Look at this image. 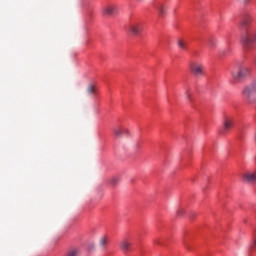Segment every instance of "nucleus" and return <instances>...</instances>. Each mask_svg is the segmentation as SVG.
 <instances>
[{
	"instance_id": "1",
	"label": "nucleus",
	"mask_w": 256,
	"mask_h": 256,
	"mask_svg": "<svg viewBox=\"0 0 256 256\" xmlns=\"http://www.w3.org/2000/svg\"><path fill=\"white\" fill-rule=\"evenodd\" d=\"M241 41L245 49H251V45L256 43V31L248 29L242 34Z\"/></svg>"
},
{
	"instance_id": "2",
	"label": "nucleus",
	"mask_w": 256,
	"mask_h": 256,
	"mask_svg": "<svg viewBox=\"0 0 256 256\" xmlns=\"http://www.w3.org/2000/svg\"><path fill=\"white\" fill-rule=\"evenodd\" d=\"M232 83H239L242 79H245L249 75V68L236 67L232 70Z\"/></svg>"
},
{
	"instance_id": "3",
	"label": "nucleus",
	"mask_w": 256,
	"mask_h": 256,
	"mask_svg": "<svg viewBox=\"0 0 256 256\" xmlns=\"http://www.w3.org/2000/svg\"><path fill=\"white\" fill-rule=\"evenodd\" d=\"M189 69L195 77H201L205 73L203 71L205 69V66H203V63L201 62L191 61L189 64Z\"/></svg>"
},
{
	"instance_id": "4",
	"label": "nucleus",
	"mask_w": 256,
	"mask_h": 256,
	"mask_svg": "<svg viewBox=\"0 0 256 256\" xmlns=\"http://www.w3.org/2000/svg\"><path fill=\"white\" fill-rule=\"evenodd\" d=\"M255 91H256V81L244 88L242 93L248 103H253L252 95L253 93H255Z\"/></svg>"
},
{
	"instance_id": "5",
	"label": "nucleus",
	"mask_w": 256,
	"mask_h": 256,
	"mask_svg": "<svg viewBox=\"0 0 256 256\" xmlns=\"http://www.w3.org/2000/svg\"><path fill=\"white\" fill-rule=\"evenodd\" d=\"M117 13H119V6H117V4H108L102 10V14L106 17L117 15Z\"/></svg>"
},
{
	"instance_id": "6",
	"label": "nucleus",
	"mask_w": 256,
	"mask_h": 256,
	"mask_svg": "<svg viewBox=\"0 0 256 256\" xmlns=\"http://www.w3.org/2000/svg\"><path fill=\"white\" fill-rule=\"evenodd\" d=\"M233 125H235V120L233 118H225L223 121V128L221 130V135H226V133H229L231 129H233Z\"/></svg>"
},
{
	"instance_id": "7",
	"label": "nucleus",
	"mask_w": 256,
	"mask_h": 256,
	"mask_svg": "<svg viewBox=\"0 0 256 256\" xmlns=\"http://www.w3.org/2000/svg\"><path fill=\"white\" fill-rule=\"evenodd\" d=\"M128 31L132 33V35H139L143 31V23L134 22L128 26Z\"/></svg>"
},
{
	"instance_id": "8",
	"label": "nucleus",
	"mask_w": 256,
	"mask_h": 256,
	"mask_svg": "<svg viewBox=\"0 0 256 256\" xmlns=\"http://www.w3.org/2000/svg\"><path fill=\"white\" fill-rule=\"evenodd\" d=\"M120 249L123 251V253H129L133 251V243L129 241V239H123L120 242Z\"/></svg>"
},
{
	"instance_id": "9",
	"label": "nucleus",
	"mask_w": 256,
	"mask_h": 256,
	"mask_svg": "<svg viewBox=\"0 0 256 256\" xmlns=\"http://www.w3.org/2000/svg\"><path fill=\"white\" fill-rule=\"evenodd\" d=\"M244 183H248L249 185H255L256 183V172H247L243 175Z\"/></svg>"
},
{
	"instance_id": "10",
	"label": "nucleus",
	"mask_w": 256,
	"mask_h": 256,
	"mask_svg": "<svg viewBox=\"0 0 256 256\" xmlns=\"http://www.w3.org/2000/svg\"><path fill=\"white\" fill-rule=\"evenodd\" d=\"M113 133L118 139H121L123 135H129V130L125 127L116 126L113 128Z\"/></svg>"
},
{
	"instance_id": "11",
	"label": "nucleus",
	"mask_w": 256,
	"mask_h": 256,
	"mask_svg": "<svg viewBox=\"0 0 256 256\" xmlns=\"http://www.w3.org/2000/svg\"><path fill=\"white\" fill-rule=\"evenodd\" d=\"M155 8L158 10L159 17H165V15H167V11L165 10V6H163V4H156Z\"/></svg>"
},
{
	"instance_id": "12",
	"label": "nucleus",
	"mask_w": 256,
	"mask_h": 256,
	"mask_svg": "<svg viewBox=\"0 0 256 256\" xmlns=\"http://www.w3.org/2000/svg\"><path fill=\"white\" fill-rule=\"evenodd\" d=\"M177 45L179 49H181L182 51H187V47H189V43H187V41L182 39H178Z\"/></svg>"
},
{
	"instance_id": "13",
	"label": "nucleus",
	"mask_w": 256,
	"mask_h": 256,
	"mask_svg": "<svg viewBox=\"0 0 256 256\" xmlns=\"http://www.w3.org/2000/svg\"><path fill=\"white\" fill-rule=\"evenodd\" d=\"M207 45H208L209 49H215V47H217V38L210 37L208 39Z\"/></svg>"
},
{
	"instance_id": "14",
	"label": "nucleus",
	"mask_w": 256,
	"mask_h": 256,
	"mask_svg": "<svg viewBox=\"0 0 256 256\" xmlns=\"http://www.w3.org/2000/svg\"><path fill=\"white\" fill-rule=\"evenodd\" d=\"M87 93L88 95H95V93H97V87L93 84H89L87 87Z\"/></svg>"
},
{
	"instance_id": "15",
	"label": "nucleus",
	"mask_w": 256,
	"mask_h": 256,
	"mask_svg": "<svg viewBox=\"0 0 256 256\" xmlns=\"http://www.w3.org/2000/svg\"><path fill=\"white\" fill-rule=\"evenodd\" d=\"M251 25V17H246L242 20V27L245 29L246 27H249Z\"/></svg>"
},
{
	"instance_id": "16",
	"label": "nucleus",
	"mask_w": 256,
	"mask_h": 256,
	"mask_svg": "<svg viewBox=\"0 0 256 256\" xmlns=\"http://www.w3.org/2000/svg\"><path fill=\"white\" fill-rule=\"evenodd\" d=\"M185 98L189 103H193V94L191 93V90H186L185 91Z\"/></svg>"
},
{
	"instance_id": "17",
	"label": "nucleus",
	"mask_w": 256,
	"mask_h": 256,
	"mask_svg": "<svg viewBox=\"0 0 256 256\" xmlns=\"http://www.w3.org/2000/svg\"><path fill=\"white\" fill-rule=\"evenodd\" d=\"M109 185H111V187H117V185H119V178L117 177H113L109 180Z\"/></svg>"
},
{
	"instance_id": "18",
	"label": "nucleus",
	"mask_w": 256,
	"mask_h": 256,
	"mask_svg": "<svg viewBox=\"0 0 256 256\" xmlns=\"http://www.w3.org/2000/svg\"><path fill=\"white\" fill-rule=\"evenodd\" d=\"M65 256H79V250L71 249L65 254Z\"/></svg>"
},
{
	"instance_id": "19",
	"label": "nucleus",
	"mask_w": 256,
	"mask_h": 256,
	"mask_svg": "<svg viewBox=\"0 0 256 256\" xmlns=\"http://www.w3.org/2000/svg\"><path fill=\"white\" fill-rule=\"evenodd\" d=\"M107 242H108L107 237H102L100 239V247H105V245H107Z\"/></svg>"
},
{
	"instance_id": "20",
	"label": "nucleus",
	"mask_w": 256,
	"mask_h": 256,
	"mask_svg": "<svg viewBox=\"0 0 256 256\" xmlns=\"http://www.w3.org/2000/svg\"><path fill=\"white\" fill-rule=\"evenodd\" d=\"M252 249H256V236L253 238L252 240V245H251Z\"/></svg>"
},
{
	"instance_id": "21",
	"label": "nucleus",
	"mask_w": 256,
	"mask_h": 256,
	"mask_svg": "<svg viewBox=\"0 0 256 256\" xmlns=\"http://www.w3.org/2000/svg\"><path fill=\"white\" fill-rule=\"evenodd\" d=\"M244 3H249V0H242Z\"/></svg>"
},
{
	"instance_id": "22",
	"label": "nucleus",
	"mask_w": 256,
	"mask_h": 256,
	"mask_svg": "<svg viewBox=\"0 0 256 256\" xmlns=\"http://www.w3.org/2000/svg\"><path fill=\"white\" fill-rule=\"evenodd\" d=\"M139 3H141V1H143V0H137Z\"/></svg>"
}]
</instances>
